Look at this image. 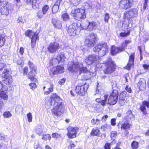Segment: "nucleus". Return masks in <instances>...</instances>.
Returning <instances> with one entry per match:
<instances>
[{
    "mask_svg": "<svg viewBox=\"0 0 149 149\" xmlns=\"http://www.w3.org/2000/svg\"><path fill=\"white\" fill-rule=\"evenodd\" d=\"M134 53L130 56L129 62L125 67L126 69L129 70L130 69V68L134 65Z\"/></svg>",
    "mask_w": 149,
    "mask_h": 149,
    "instance_id": "obj_21",
    "label": "nucleus"
},
{
    "mask_svg": "<svg viewBox=\"0 0 149 149\" xmlns=\"http://www.w3.org/2000/svg\"><path fill=\"white\" fill-rule=\"evenodd\" d=\"M49 101V106L52 105L54 106L51 110L52 114L56 116H60L64 111L62 99L56 93H52Z\"/></svg>",
    "mask_w": 149,
    "mask_h": 149,
    "instance_id": "obj_1",
    "label": "nucleus"
},
{
    "mask_svg": "<svg viewBox=\"0 0 149 149\" xmlns=\"http://www.w3.org/2000/svg\"><path fill=\"white\" fill-rule=\"evenodd\" d=\"M68 69L69 71L72 72L79 71L80 72L86 73L88 71L87 68L83 67L82 63L78 62L73 63L72 66L69 67Z\"/></svg>",
    "mask_w": 149,
    "mask_h": 149,
    "instance_id": "obj_5",
    "label": "nucleus"
},
{
    "mask_svg": "<svg viewBox=\"0 0 149 149\" xmlns=\"http://www.w3.org/2000/svg\"><path fill=\"white\" fill-rule=\"evenodd\" d=\"M142 104L141 105L140 109L141 111L143 112V114L145 115L146 114L145 111L146 109L145 106L149 108V102L144 100L142 102Z\"/></svg>",
    "mask_w": 149,
    "mask_h": 149,
    "instance_id": "obj_23",
    "label": "nucleus"
},
{
    "mask_svg": "<svg viewBox=\"0 0 149 149\" xmlns=\"http://www.w3.org/2000/svg\"><path fill=\"white\" fill-rule=\"evenodd\" d=\"M26 116L28 121L29 122H31L32 121V116L31 113L29 112L27 114Z\"/></svg>",
    "mask_w": 149,
    "mask_h": 149,
    "instance_id": "obj_48",
    "label": "nucleus"
},
{
    "mask_svg": "<svg viewBox=\"0 0 149 149\" xmlns=\"http://www.w3.org/2000/svg\"><path fill=\"white\" fill-rule=\"evenodd\" d=\"M44 15L45 14L43 13L41 10H39L37 13V16L40 19L42 18Z\"/></svg>",
    "mask_w": 149,
    "mask_h": 149,
    "instance_id": "obj_41",
    "label": "nucleus"
},
{
    "mask_svg": "<svg viewBox=\"0 0 149 149\" xmlns=\"http://www.w3.org/2000/svg\"><path fill=\"white\" fill-rule=\"evenodd\" d=\"M138 85L139 86V89H145L146 86V82L143 79H141L138 83Z\"/></svg>",
    "mask_w": 149,
    "mask_h": 149,
    "instance_id": "obj_31",
    "label": "nucleus"
},
{
    "mask_svg": "<svg viewBox=\"0 0 149 149\" xmlns=\"http://www.w3.org/2000/svg\"><path fill=\"white\" fill-rule=\"evenodd\" d=\"M104 148L105 149H110V144L108 143H106L104 146Z\"/></svg>",
    "mask_w": 149,
    "mask_h": 149,
    "instance_id": "obj_63",
    "label": "nucleus"
},
{
    "mask_svg": "<svg viewBox=\"0 0 149 149\" xmlns=\"http://www.w3.org/2000/svg\"><path fill=\"white\" fill-rule=\"evenodd\" d=\"M42 129L41 125H38L36 128L35 131L39 136L41 135L42 132Z\"/></svg>",
    "mask_w": 149,
    "mask_h": 149,
    "instance_id": "obj_34",
    "label": "nucleus"
},
{
    "mask_svg": "<svg viewBox=\"0 0 149 149\" xmlns=\"http://www.w3.org/2000/svg\"><path fill=\"white\" fill-rule=\"evenodd\" d=\"M97 38L96 34L92 33L85 39L84 43L88 47H91L94 46Z\"/></svg>",
    "mask_w": 149,
    "mask_h": 149,
    "instance_id": "obj_10",
    "label": "nucleus"
},
{
    "mask_svg": "<svg viewBox=\"0 0 149 149\" xmlns=\"http://www.w3.org/2000/svg\"><path fill=\"white\" fill-rule=\"evenodd\" d=\"M52 22L54 26L56 28L60 29L62 27V25L60 21L55 18L52 19Z\"/></svg>",
    "mask_w": 149,
    "mask_h": 149,
    "instance_id": "obj_28",
    "label": "nucleus"
},
{
    "mask_svg": "<svg viewBox=\"0 0 149 149\" xmlns=\"http://www.w3.org/2000/svg\"><path fill=\"white\" fill-rule=\"evenodd\" d=\"M51 137L50 134H43L42 135V139L44 140H46L47 139H48L50 140L51 139Z\"/></svg>",
    "mask_w": 149,
    "mask_h": 149,
    "instance_id": "obj_45",
    "label": "nucleus"
},
{
    "mask_svg": "<svg viewBox=\"0 0 149 149\" xmlns=\"http://www.w3.org/2000/svg\"><path fill=\"white\" fill-rule=\"evenodd\" d=\"M52 136L53 138H55L56 139H57L59 137H61V134L56 133H53Z\"/></svg>",
    "mask_w": 149,
    "mask_h": 149,
    "instance_id": "obj_52",
    "label": "nucleus"
},
{
    "mask_svg": "<svg viewBox=\"0 0 149 149\" xmlns=\"http://www.w3.org/2000/svg\"><path fill=\"white\" fill-rule=\"evenodd\" d=\"M54 85L51 83H48L47 84L46 86L43 88V90L44 92V94L47 95L53 91Z\"/></svg>",
    "mask_w": 149,
    "mask_h": 149,
    "instance_id": "obj_18",
    "label": "nucleus"
},
{
    "mask_svg": "<svg viewBox=\"0 0 149 149\" xmlns=\"http://www.w3.org/2000/svg\"><path fill=\"white\" fill-rule=\"evenodd\" d=\"M1 12L2 15H7L9 13V8L6 6H2L1 8Z\"/></svg>",
    "mask_w": 149,
    "mask_h": 149,
    "instance_id": "obj_30",
    "label": "nucleus"
},
{
    "mask_svg": "<svg viewBox=\"0 0 149 149\" xmlns=\"http://www.w3.org/2000/svg\"><path fill=\"white\" fill-rule=\"evenodd\" d=\"M100 59L97 55L94 54L90 55L88 56L85 60V62L88 65H91L93 64H95L96 68H100L101 63H99Z\"/></svg>",
    "mask_w": 149,
    "mask_h": 149,
    "instance_id": "obj_3",
    "label": "nucleus"
},
{
    "mask_svg": "<svg viewBox=\"0 0 149 149\" xmlns=\"http://www.w3.org/2000/svg\"><path fill=\"white\" fill-rule=\"evenodd\" d=\"M110 17L109 15V13H106L105 14L104 21L106 22H108L109 21V19Z\"/></svg>",
    "mask_w": 149,
    "mask_h": 149,
    "instance_id": "obj_54",
    "label": "nucleus"
},
{
    "mask_svg": "<svg viewBox=\"0 0 149 149\" xmlns=\"http://www.w3.org/2000/svg\"><path fill=\"white\" fill-rule=\"evenodd\" d=\"M6 39L4 36L3 34L0 35V47L3 46L5 44Z\"/></svg>",
    "mask_w": 149,
    "mask_h": 149,
    "instance_id": "obj_35",
    "label": "nucleus"
},
{
    "mask_svg": "<svg viewBox=\"0 0 149 149\" xmlns=\"http://www.w3.org/2000/svg\"><path fill=\"white\" fill-rule=\"evenodd\" d=\"M12 116V114L9 111H5L3 113V116L4 118H8L11 117Z\"/></svg>",
    "mask_w": 149,
    "mask_h": 149,
    "instance_id": "obj_37",
    "label": "nucleus"
},
{
    "mask_svg": "<svg viewBox=\"0 0 149 149\" xmlns=\"http://www.w3.org/2000/svg\"><path fill=\"white\" fill-rule=\"evenodd\" d=\"M132 125L127 122H125L122 124L119 122L118 124V128L120 127L121 129L123 130H128L130 129Z\"/></svg>",
    "mask_w": 149,
    "mask_h": 149,
    "instance_id": "obj_22",
    "label": "nucleus"
},
{
    "mask_svg": "<svg viewBox=\"0 0 149 149\" xmlns=\"http://www.w3.org/2000/svg\"><path fill=\"white\" fill-rule=\"evenodd\" d=\"M108 117V116L106 115L102 117L101 120L102 122H105L107 120Z\"/></svg>",
    "mask_w": 149,
    "mask_h": 149,
    "instance_id": "obj_59",
    "label": "nucleus"
},
{
    "mask_svg": "<svg viewBox=\"0 0 149 149\" xmlns=\"http://www.w3.org/2000/svg\"><path fill=\"white\" fill-rule=\"evenodd\" d=\"M64 68L62 66H58L57 67H54L51 68L49 72L50 75L52 77L55 74L58 73H62L64 72Z\"/></svg>",
    "mask_w": 149,
    "mask_h": 149,
    "instance_id": "obj_13",
    "label": "nucleus"
},
{
    "mask_svg": "<svg viewBox=\"0 0 149 149\" xmlns=\"http://www.w3.org/2000/svg\"><path fill=\"white\" fill-rule=\"evenodd\" d=\"M66 57L63 53H60L57 56L56 58H53L49 61V64L50 66L55 65L59 63L61 61L63 62Z\"/></svg>",
    "mask_w": 149,
    "mask_h": 149,
    "instance_id": "obj_12",
    "label": "nucleus"
},
{
    "mask_svg": "<svg viewBox=\"0 0 149 149\" xmlns=\"http://www.w3.org/2000/svg\"><path fill=\"white\" fill-rule=\"evenodd\" d=\"M89 85L86 83L80 82L76 87L75 91L77 94L81 95H84L86 93Z\"/></svg>",
    "mask_w": 149,
    "mask_h": 149,
    "instance_id": "obj_8",
    "label": "nucleus"
},
{
    "mask_svg": "<svg viewBox=\"0 0 149 149\" xmlns=\"http://www.w3.org/2000/svg\"><path fill=\"white\" fill-rule=\"evenodd\" d=\"M100 120L98 119H96L95 120V119L93 118L91 121V123L93 125H97L100 123Z\"/></svg>",
    "mask_w": 149,
    "mask_h": 149,
    "instance_id": "obj_43",
    "label": "nucleus"
},
{
    "mask_svg": "<svg viewBox=\"0 0 149 149\" xmlns=\"http://www.w3.org/2000/svg\"><path fill=\"white\" fill-rule=\"evenodd\" d=\"M134 116L132 114V112L131 110H128L126 113V116H125V118L127 120H132L134 119Z\"/></svg>",
    "mask_w": 149,
    "mask_h": 149,
    "instance_id": "obj_25",
    "label": "nucleus"
},
{
    "mask_svg": "<svg viewBox=\"0 0 149 149\" xmlns=\"http://www.w3.org/2000/svg\"><path fill=\"white\" fill-rule=\"evenodd\" d=\"M100 134L99 129L98 127L93 128L91 133V134L93 136H99Z\"/></svg>",
    "mask_w": 149,
    "mask_h": 149,
    "instance_id": "obj_29",
    "label": "nucleus"
},
{
    "mask_svg": "<svg viewBox=\"0 0 149 149\" xmlns=\"http://www.w3.org/2000/svg\"><path fill=\"white\" fill-rule=\"evenodd\" d=\"M116 119L115 118L112 119L111 120V124L112 126H114L116 125Z\"/></svg>",
    "mask_w": 149,
    "mask_h": 149,
    "instance_id": "obj_60",
    "label": "nucleus"
},
{
    "mask_svg": "<svg viewBox=\"0 0 149 149\" xmlns=\"http://www.w3.org/2000/svg\"><path fill=\"white\" fill-rule=\"evenodd\" d=\"M117 136V133L116 132H112L111 133V139L114 140Z\"/></svg>",
    "mask_w": 149,
    "mask_h": 149,
    "instance_id": "obj_53",
    "label": "nucleus"
},
{
    "mask_svg": "<svg viewBox=\"0 0 149 149\" xmlns=\"http://www.w3.org/2000/svg\"><path fill=\"white\" fill-rule=\"evenodd\" d=\"M97 24L94 22H87V26H83L82 28L87 31H91L92 30L96 29L97 27Z\"/></svg>",
    "mask_w": 149,
    "mask_h": 149,
    "instance_id": "obj_16",
    "label": "nucleus"
},
{
    "mask_svg": "<svg viewBox=\"0 0 149 149\" xmlns=\"http://www.w3.org/2000/svg\"><path fill=\"white\" fill-rule=\"evenodd\" d=\"M82 28L80 23H74L69 26L67 31L70 35L74 36L78 34Z\"/></svg>",
    "mask_w": 149,
    "mask_h": 149,
    "instance_id": "obj_4",
    "label": "nucleus"
},
{
    "mask_svg": "<svg viewBox=\"0 0 149 149\" xmlns=\"http://www.w3.org/2000/svg\"><path fill=\"white\" fill-rule=\"evenodd\" d=\"M28 65L31 70L34 71L35 73H37L36 67L31 61H29Z\"/></svg>",
    "mask_w": 149,
    "mask_h": 149,
    "instance_id": "obj_33",
    "label": "nucleus"
},
{
    "mask_svg": "<svg viewBox=\"0 0 149 149\" xmlns=\"http://www.w3.org/2000/svg\"><path fill=\"white\" fill-rule=\"evenodd\" d=\"M123 48L120 49L119 47H116L115 46H113L111 48V54L112 55H115L123 51Z\"/></svg>",
    "mask_w": 149,
    "mask_h": 149,
    "instance_id": "obj_20",
    "label": "nucleus"
},
{
    "mask_svg": "<svg viewBox=\"0 0 149 149\" xmlns=\"http://www.w3.org/2000/svg\"><path fill=\"white\" fill-rule=\"evenodd\" d=\"M59 6H58L54 5L52 9V12L54 13H55L57 12L59 9Z\"/></svg>",
    "mask_w": 149,
    "mask_h": 149,
    "instance_id": "obj_49",
    "label": "nucleus"
},
{
    "mask_svg": "<svg viewBox=\"0 0 149 149\" xmlns=\"http://www.w3.org/2000/svg\"><path fill=\"white\" fill-rule=\"evenodd\" d=\"M62 17L65 21H67L69 20V17L67 13H65L62 15Z\"/></svg>",
    "mask_w": 149,
    "mask_h": 149,
    "instance_id": "obj_38",
    "label": "nucleus"
},
{
    "mask_svg": "<svg viewBox=\"0 0 149 149\" xmlns=\"http://www.w3.org/2000/svg\"><path fill=\"white\" fill-rule=\"evenodd\" d=\"M6 65L4 63H0V70L3 69L5 67Z\"/></svg>",
    "mask_w": 149,
    "mask_h": 149,
    "instance_id": "obj_62",
    "label": "nucleus"
},
{
    "mask_svg": "<svg viewBox=\"0 0 149 149\" xmlns=\"http://www.w3.org/2000/svg\"><path fill=\"white\" fill-rule=\"evenodd\" d=\"M31 41V46L32 48L34 47L36 42L37 40L38 39V34L36 33H34L32 35Z\"/></svg>",
    "mask_w": 149,
    "mask_h": 149,
    "instance_id": "obj_26",
    "label": "nucleus"
},
{
    "mask_svg": "<svg viewBox=\"0 0 149 149\" xmlns=\"http://www.w3.org/2000/svg\"><path fill=\"white\" fill-rule=\"evenodd\" d=\"M0 140H4L5 141L7 142L8 141V139L7 138V136L2 134H1L0 135Z\"/></svg>",
    "mask_w": 149,
    "mask_h": 149,
    "instance_id": "obj_42",
    "label": "nucleus"
},
{
    "mask_svg": "<svg viewBox=\"0 0 149 149\" xmlns=\"http://www.w3.org/2000/svg\"><path fill=\"white\" fill-rule=\"evenodd\" d=\"M32 6L33 9H36L38 8L40 6V4L41 3L42 0H32ZM31 0H27L26 3H30Z\"/></svg>",
    "mask_w": 149,
    "mask_h": 149,
    "instance_id": "obj_19",
    "label": "nucleus"
},
{
    "mask_svg": "<svg viewBox=\"0 0 149 149\" xmlns=\"http://www.w3.org/2000/svg\"><path fill=\"white\" fill-rule=\"evenodd\" d=\"M108 46L107 43L98 45L96 46L93 49L94 52H97L100 56H104L108 51Z\"/></svg>",
    "mask_w": 149,
    "mask_h": 149,
    "instance_id": "obj_6",
    "label": "nucleus"
},
{
    "mask_svg": "<svg viewBox=\"0 0 149 149\" xmlns=\"http://www.w3.org/2000/svg\"><path fill=\"white\" fill-rule=\"evenodd\" d=\"M129 34L130 33L128 32L121 33L120 34V36L121 37H124L128 36Z\"/></svg>",
    "mask_w": 149,
    "mask_h": 149,
    "instance_id": "obj_55",
    "label": "nucleus"
},
{
    "mask_svg": "<svg viewBox=\"0 0 149 149\" xmlns=\"http://www.w3.org/2000/svg\"><path fill=\"white\" fill-rule=\"evenodd\" d=\"M34 71L31 70L28 75V78L31 81L36 82L37 81V79L35 78V74H36Z\"/></svg>",
    "mask_w": 149,
    "mask_h": 149,
    "instance_id": "obj_32",
    "label": "nucleus"
},
{
    "mask_svg": "<svg viewBox=\"0 0 149 149\" xmlns=\"http://www.w3.org/2000/svg\"><path fill=\"white\" fill-rule=\"evenodd\" d=\"M130 42V41L128 40L125 41L123 42L122 46L121 47H119L120 49L123 48V51L125 50V47H126L127 45Z\"/></svg>",
    "mask_w": 149,
    "mask_h": 149,
    "instance_id": "obj_44",
    "label": "nucleus"
},
{
    "mask_svg": "<svg viewBox=\"0 0 149 149\" xmlns=\"http://www.w3.org/2000/svg\"><path fill=\"white\" fill-rule=\"evenodd\" d=\"M28 70V68L27 67H25L23 70V74L24 75H26L27 73Z\"/></svg>",
    "mask_w": 149,
    "mask_h": 149,
    "instance_id": "obj_61",
    "label": "nucleus"
},
{
    "mask_svg": "<svg viewBox=\"0 0 149 149\" xmlns=\"http://www.w3.org/2000/svg\"><path fill=\"white\" fill-rule=\"evenodd\" d=\"M11 72L9 70L5 69L2 74V81L6 85H10L13 82Z\"/></svg>",
    "mask_w": 149,
    "mask_h": 149,
    "instance_id": "obj_7",
    "label": "nucleus"
},
{
    "mask_svg": "<svg viewBox=\"0 0 149 149\" xmlns=\"http://www.w3.org/2000/svg\"><path fill=\"white\" fill-rule=\"evenodd\" d=\"M118 95V91L116 90H113L107 102V100L108 96L106 95H104V100L100 101V99L97 98L96 99V101L97 102H99L103 106H105L107 103L110 105H114L116 104L117 101Z\"/></svg>",
    "mask_w": 149,
    "mask_h": 149,
    "instance_id": "obj_2",
    "label": "nucleus"
},
{
    "mask_svg": "<svg viewBox=\"0 0 149 149\" xmlns=\"http://www.w3.org/2000/svg\"><path fill=\"white\" fill-rule=\"evenodd\" d=\"M115 65L111 58H109L107 62L106 68L104 70L105 74H110L114 72Z\"/></svg>",
    "mask_w": 149,
    "mask_h": 149,
    "instance_id": "obj_11",
    "label": "nucleus"
},
{
    "mask_svg": "<svg viewBox=\"0 0 149 149\" xmlns=\"http://www.w3.org/2000/svg\"><path fill=\"white\" fill-rule=\"evenodd\" d=\"M148 0H145L144 3L143 4V8L141 10H143V11H144L146 9L147 6V3H148Z\"/></svg>",
    "mask_w": 149,
    "mask_h": 149,
    "instance_id": "obj_56",
    "label": "nucleus"
},
{
    "mask_svg": "<svg viewBox=\"0 0 149 149\" xmlns=\"http://www.w3.org/2000/svg\"><path fill=\"white\" fill-rule=\"evenodd\" d=\"M139 143L136 141H133L131 144V147L133 149H136L138 147Z\"/></svg>",
    "mask_w": 149,
    "mask_h": 149,
    "instance_id": "obj_39",
    "label": "nucleus"
},
{
    "mask_svg": "<svg viewBox=\"0 0 149 149\" xmlns=\"http://www.w3.org/2000/svg\"><path fill=\"white\" fill-rule=\"evenodd\" d=\"M138 10L137 8L132 9L129 11L130 16L131 17L133 18L136 17L138 16Z\"/></svg>",
    "mask_w": 149,
    "mask_h": 149,
    "instance_id": "obj_27",
    "label": "nucleus"
},
{
    "mask_svg": "<svg viewBox=\"0 0 149 149\" xmlns=\"http://www.w3.org/2000/svg\"><path fill=\"white\" fill-rule=\"evenodd\" d=\"M31 89L33 91L34 90L36 87V85L35 83H31L29 84Z\"/></svg>",
    "mask_w": 149,
    "mask_h": 149,
    "instance_id": "obj_50",
    "label": "nucleus"
},
{
    "mask_svg": "<svg viewBox=\"0 0 149 149\" xmlns=\"http://www.w3.org/2000/svg\"><path fill=\"white\" fill-rule=\"evenodd\" d=\"M1 88L2 89L0 91V97L4 100L6 101L8 97L7 92L6 90H3V86Z\"/></svg>",
    "mask_w": 149,
    "mask_h": 149,
    "instance_id": "obj_24",
    "label": "nucleus"
},
{
    "mask_svg": "<svg viewBox=\"0 0 149 149\" xmlns=\"http://www.w3.org/2000/svg\"><path fill=\"white\" fill-rule=\"evenodd\" d=\"M131 18L130 16V14H129V12H125L124 14L123 18L124 20L125 21L127 20L129 21V19Z\"/></svg>",
    "mask_w": 149,
    "mask_h": 149,
    "instance_id": "obj_36",
    "label": "nucleus"
},
{
    "mask_svg": "<svg viewBox=\"0 0 149 149\" xmlns=\"http://www.w3.org/2000/svg\"><path fill=\"white\" fill-rule=\"evenodd\" d=\"M60 48L59 44L56 42L51 43L47 48L48 51L51 53L56 52Z\"/></svg>",
    "mask_w": 149,
    "mask_h": 149,
    "instance_id": "obj_17",
    "label": "nucleus"
},
{
    "mask_svg": "<svg viewBox=\"0 0 149 149\" xmlns=\"http://www.w3.org/2000/svg\"><path fill=\"white\" fill-rule=\"evenodd\" d=\"M49 8V6L47 5H45L42 8V12H43V13L45 15L46 14V13L48 11Z\"/></svg>",
    "mask_w": 149,
    "mask_h": 149,
    "instance_id": "obj_47",
    "label": "nucleus"
},
{
    "mask_svg": "<svg viewBox=\"0 0 149 149\" xmlns=\"http://www.w3.org/2000/svg\"><path fill=\"white\" fill-rule=\"evenodd\" d=\"M33 33H34L31 31H27L25 32V34L26 36L30 37Z\"/></svg>",
    "mask_w": 149,
    "mask_h": 149,
    "instance_id": "obj_51",
    "label": "nucleus"
},
{
    "mask_svg": "<svg viewBox=\"0 0 149 149\" xmlns=\"http://www.w3.org/2000/svg\"><path fill=\"white\" fill-rule=\"evenodd\" d=\"M132 0H121L119 2V6L121 9H126L132 6Z\"/></svg>",
    "mask_w": 149,
    "mask_h": 149,
    "instance_id": "obj_15",
    "label": "nucleus"
},
{
    "mask_svg": "<svg viewBox=\"0 0 149 149\" xmlns=\"http://www.w3.org/2000/svg\"><path fill=\"white\" fill-rule=\"evenodd\" d=\"M126 94L127 93L125 91H123L119 95V99L125 100Z\"/></svg>",
    "mask_w": 149,
    "mask_h": 149,
    "instance_id": "obj_40",
    "label": "nucleus"
},
{
    "mask_svg": "<svg viewBox=\"0 0 149 149\" xmlns=\"http://www.w3.org/2000/svg\"><path fill=\"white\" fill-rule=\"evenodd\" d=\"M18 22H21V23H24V20L22 19V17H19L17 20Z\"/></svg>",
    "mask_w": 149,
    "mask_h": 149,
    "instance_id": "obj_57",
    "label": "nucleus"
},
{
    "mask_svg": "<svg viewBox=\"0 0 149 149\" xmlns=\"http://www.w3.org/2000/svg\"><path fill=\"white\" fill-rule=\"evenodd\" d=\"M125 90L129 93H131L132 92V90L130 87H129L128 86H127L125 87Z\"/></svg>",
    "mask_w": 149,
    "mask_h": 149,
    "instance_id": "obj_58",
    "label": "nucleus"
},
{
    "mask_svg": "<svg viewBox=\"0 0 149 149\" xmlns=\"http://www.w3.org/2000/svg\"><path fill=\"white\" fill-rule=\"evenodd\" d=\"M68 133L67 135L68 138L72 139L76 137L77 132L79 131V129L77 127H69L67 129Z\"/></svg>",
    "mask_w": 149,
    "mask_h": 149,
    "instance_id": "obj_14",
    "label": "nucleus"
},
{
    "mask_svg": "<svg viewBox=\"0 0 149 149\" xmlns=\"http://www.w3.org/2000/svg\"><path fill=\"white\" fill-rule=\"evenodd\" d=\"M81 0H70V2L74 6H77L80 3Z\"/></svg>",
    "mask_w": 149,
    "mask_h": 149,
    "instance_id": "obj_46",
    "label": "nucleus"
},
{
    "mask_svg": "<svg viewBox=\"0 0 149 149\" xmlns=\"http://www.w3.org/2000/svg\"><path fill=\"white\" fill-rule=\"evenodd\" d=\"M107 125L106 124H104L102 125L101 127V129H102L104 131H105L107 129Z\"/></svg>",
    "mask_w": 149,
    "mask_h": 149,
    "instance_id": "obj_64",
    "label": "nucleus"
},
{
    "mask_svg": "<svg viewBox=\"0 0 149 149\" xmlns=\"http://www.w3.org/2000/svg\"><path fill=\"white\" fill-rule=\"evenodd\" d=\"M71 13L74 18L78 21L86 17L85 10L82 9L73 10Z\"/></svg>",
    "mask_w": 149,
    "mask_h": 149,
    "instance_id": "obj_9",
    "label": "nucleus"
}]
</instances>
